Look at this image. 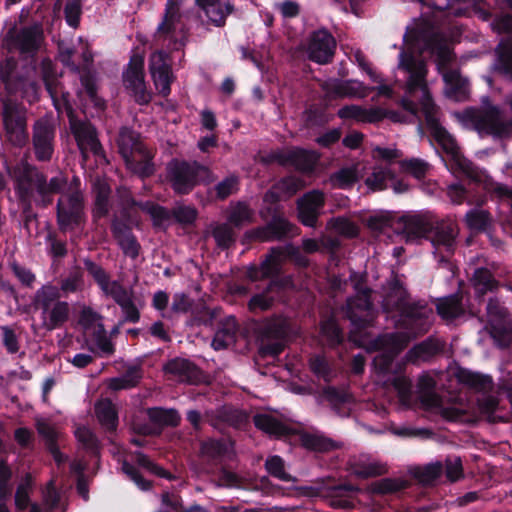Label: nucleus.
Instances as JSON below:
<instances>
[{
  "label": "nucleus",
  "mask_w": 512,
  "mask_h": 512,
  "mask_svg": "<svg viewBox=\"0 0 512 512\" xmlns=\"http://www.w3.org/2000/svg\"><path fill=\"white\" fill-rule=\"evenodd\" d=\"M254 424L263 432L280 437L290 433V429L276 417L268 413H261L254 416Z\"/></svg>",
  "instance_id": "35"
},
{
  "label": "nucleus",
  "mask_w": 512,
  "mask_h": 512,
  "mask_svg": "<svg viewBox=\"0 0 512 512\" xmlns=\"http://www.w3.org/2000/svg\"><path fill=\"white\" fill-rule=\"evenodd\" d=\"M11 45L22 54H33L38 51L44 41V33L41 25L35 24L25 27L14 34L9 33Z\"/></svg>",
  "instance_id": "22"
},
{
  "label": "nucleus",
  "mask_w": 512,
  "mask_h": 512,
  "mask_svg": "<svg viewBox=\"0 0 512 512\" xmlns=\"http://www.w3.org/2000/svg\"><path fill=\"white\" fill-rule=\"evenodd\" d=\"M84 219L83 197L75 188L60 197L57 203V220L61 230H72Z\"/></svg>",
  "instance_id": "8"
},
{
  "label": "nucleus",
  "mask_w": 512,
  "mask_h": 512,
  "mask_svg": "<svg viewBox=\"0 0 512 512\" xmlns=\"http://www.w3.org/2000/svg\"><path fill=\"white\" fill-rule=\"evenodd\" d=\"M32 307L39 315L40 327L46 331L62 327L71 313L70 304L61 300L58 286L52 283H46L36 290Z\"/></svg>",
  "instance_id": "3"
},
{
  "label": "nucleus",
  "mask_w": 512,
  "mask_h": 512,
  "mask_svg": "<svg viewBox=\"0 0 512 512\" xmlns=\"http://www.w3.org/2000/svg\"><path fill=\"white\" fill-rule=\"evenodd\" d=\"M141 378L140 370L130 368L124 375L107 380V386L112 391L129 389L136 386Z\"/></svg>",
  "instance_id": "39"
},
{
  "label": "nucleus",
  "mask_w": 512,
  "mask_h": 512,
  "mask_svg": "<svg viewBox=\"0 0 512 512\" xmlns=\"http://www.w3.org/2000/svg\"><path fill=\"white\" fill-rule=\"evenodd\" d=\"M149 71L159 94L167 97L171 92L170 85L173 76L168 62V54L164 50H157L151 54Z\"/></svg>",
  "instance_id": "16"
},
{
  "label": "nucleus",
  "mask_w": 512,
  "mask_h": 512,
  "mask_svg": "<svg viewBox=\"0 0 512 512\" xmlns=\"http://www.w3.org/2000/svg\"><path fill=\"white\" fill-rule=\"evenodd\" d=\"M464 221L470 230L483 231L490 225L491 217L486 210L474 208L466 213Z\"/></svg>",
  "instance_id": "42"
},
{
  "label": "nucleus",
  "mask_w": 512,
  "mask_h": 512,
  "mask_svg": "<svg viewBox=\"0 0 512 512\" xmlns=\"http://www.w3.org/2000/svg\"><path fill=\"white\" fill-rule=\"evenodd\" d=\"M33 486L31 474H26L18 485L15 493V505L20 511L25 510L29 505V494Z\"/></svg>",
  "instance_id": "47"
},
{
  "label": "nucleus",
  "mask_w": 512,
  "mask_h": 512,
  "mask_svg": "<svg viewBox=\"0 0 512 512\" xmlns=\"http://www.w3.org/2000/svg\"><path fill=\"white\" fill-rule=\"evenodd\" d=\"M338 116L344 120L352 119L357 122L374 123L382 118L380 110L364 109L358 105H347L339 109Z\"/></svg>",
  "instance_id": "34"
},
{
  "label": "nucleus",
  "mask_w": 512,
  "mask_h": 512,
  "mask_svg": "<svg viewBox=\"0 0 512 512\" xmlns=\"http://www.w3.org/2000/svg\"><path fill=\"white\" fill-rule=\"evenodd\" d=\"M359 491L356 486L350 484H344L333 488L331 505L336 508H348L352 505V501L349 497L343 496V492H355Z\"/></svg>",
  "instance_id": "56"
},
{
  "label": "nucleus",
  "mask_w": 512,
  "mask_h": 512,
  "mask_svg": "<svg viewBox=\"0 0 512 512\" xmlns=\"http://www.w3.org/2000/svg\"><path fill=\"white\" fill-rule=\"evenodd\" d=\"M87 269L104 294L110 296L119 306L129 298H133L131 289L125 288L118 281H111L108 274L100 266L88 262Z\"/></svg>",
  "instance_id": "19"
},
{
  "label": "nucleus",
  "mask_w": 512,
  "mask_h": 512,
  "mask_svg": "<svg viewBox=\"0 0 512 512\" xmlns=\"http://www.w3.org/2000/svg\"><path fill=\"white\" fill-rule=\"evenodd\" d=\"M328 227L345 237H354L358 234V227L345 217L333 218L328 222Z\"/></svg>",
  "instance_id": "53"
},
{
  "label": "nucleus",
  "mask_w": 512,
  "mask_h": 512,
  "mask_svg": "<svg viewBox=\"0 0 512 512\" xmlns=\"http://www.w3.org/2000/svg\"><path fill=\"white\" fill-rule=\"evenodd\" d=\"M335 48L334 37L326 30H317L311 34L306 51L310 60L326 64L331 61Z\"/></svg>",
  "instance_id": "18"
},
{
  "label": "nucleus",
  "mask_w": 512,
  "mask_h": 512,
  "mask_svg": "<svg viewBox=\"0 0 512 512\" xmlns=\"http://www.w3.org/2000/svg\"><path fill=\"white\" fill-rule=\"evenodd\" d=\"M81 15V0H68L65 5V18L72 27H77Z\"/></svg>",
  "instance_id": "63"
},
{
  "label": "nucleus",
  "mask_w": 512,
  "mask_h": 512,
  "mask_svg": "<svg viewBox=\"0 0 512 512\" xmlns=\"http://www.w3.org/2000/svg\"><path fill=\"white\" fill-rule=\"evenodd\" d=\"M265 467L269 474L281 481H293L292 476L285 471V463L283 459L277 455L267 458Z\"/></svg>",
  "instance_id": "50"
},
{
  "label": "nucleus",
  "mask_w": 512,
  "mask_h": 512,
  "mask_svg": "<svg viewBox=\"0 0 512 512\" xmlns=\"http://www.w3.org/2000/svg\"><path fill=\"white\" fill-rule=\"evenodd\" d=\"M95 413L100 424L107 430H115L118 423L117 412L113 403L108 399H101L95 404Z\"/></svg>",
  "instance_id": "36"
},
{
  "label": "nucleus",
  "mask_w": 512,
  "mask_h": 512,
  "mask_svg": "<svg viewBox=\"0 0 512 512\" xmlns=\"http://www.w3.org/2000/svg\"><path fill=\"white\" fill-rule=\"evenodd\" d=\"M399 164L403 172L412 175L416 179L424 178L429 170V164L417 158L403 160Z\"/></svg>",
  "instance_id": "51"
},
{
  "label": "nucleus",
  "mask_w": 512,
  "mask_h": 512,
  "mask_svg": "<svg viewBox=\"0 0 512 512\" xmlns=\"http://www.w3.org/2000/svg\"><path fill=\"white\" fill-rule=\"evenodd\" d=\"M66 184L63 176H56L49 182L36 168L26 167L18 179V192L23 200H28L33 191H37L42 197L57 193Z\"/></svg>",
  "instance_id": "7"
},
{
  "label": "nucleus",
  "mask_w": 512,
  "mask_h": 512,
  "mask_svg": "<svg viewBox=\"0 0 512 512\" xmlns=\"http://www.w3.org/2000/svg\"><path fill=\"white\" fill-rule=\"evenodd\" d=\"M282 252L280 249H272L271 254L260 265V267H251L248 270V277L252 281L268 278L276 274L279 270L280 258Z\"/></svg>",
  "instance_id": "33"
},
{
  "label": "nucleus",
  "mask_w": 512,
  "mask_h": 512,
  "mask_svg": "<svg viewBox=\"0 0 512 512\" xmlns=\"http://www.w3.org/2000/svg\"><path fill=\"white\" fill-rule=\"evenodd\" d=\"M472 283L476 292L481 295L493 290L497 285L491 272L485 268H479L474 272Z\"/></svg>",
  "instance_id": "45"
},
{
  "label": "nucleus",
  "mask_w": 512,
  "mask_h": 512,
  "mask_svg": "<svg viewBox=\"0 0 512 512\" xmlns=\"http://www.w3.org/2000/svg\"><path fill=\"white\" fill-rule=\"evenodd\" d=\"M431 314L432 310L425 307L412 309L405 318V323L410 326L407 332L386 334L375 341V349L382 350L374 358L377 381L381 382L384 386H393L402 400L409 397L411 383L400 373L401 366L394 364L393 359L407 346L412 338L428 330L430 325L429 316Z\"/></svg>",
  "instance_id": "2"
},
{
  "label": "nucleus",
  "mask_w": 512,
  "mask_h": 512,
  "mask_svg": "<svg viewBox=\"0 0 512 512\" xmlns=\"http://www.w3.org/2000/svg\"><path fill=\"white\" fill-rule=\"evenodd\" d=\"M75 436L77 440L86 448L92 451H96L98 447V441L93 432L86 426H78L75 429Z\"/></svg>",
  "instance_id": "60"
},
{
  "label": "nucleus",
  "mask_w": 512,
  "mask_h": 512,
  "mask_svg": "<svg viewBox=\"0 0 512 512\" xmlns=\"http://www.w3.org/2000/svg\"><path fill=\"white\" fill-rule=\"evenodd\" d=\"M306 183L303 179L296 176H288L277 182L272 190L265 195L266 201H277L283 198H290L300 189L304 188Z\"/></svg>",
  "instance_id": "29"
},
{
  "label": "nucleus",
  "mask_w": 512,
  "mask_h": 512,
  "mask_svg": "<svg viewBox=\"0 0 512 512\" xmlns=\"http://www.w3.org/2000/svg\"><path fill=\"white\" fill-rule=\"evenodd\" d=\"M55 129L47 118L39 119L34 125L33 145L38 160L47 161L53 154Z\"/></svg>",
  "instance_id": "20"
},
{
  "label": "nucleus",
  "mask_w": 512,
  "mask_h": 512,
  "mask_svg": "<svg viewBox=\"0 0 512 512\" xmlns=\"http://www.w3.org/2000/svg\"><path fill=\"white\" fill-rule=\"evenodd\" d=\"M231 448V443L227 440H208L202 444L201 452L211 458L226 454Z\"/></svg>",
  "instance_id": "54"
},
{
  "label": "nucleus",
  "mask_w": 512,
  "mask_h": 512,
  "mask_svg": "<svg viewBox=\"0 0 512 512\" xmlns=\"http://www.w3.org/2000/svg\"><path fill=\"white\" fill-rule=\"evenodd\" d=\"M325 200L324 192L318 189L311 190L300 197L296 202L299 221L305 226L315 227Z\"/></svg>",
  "instance_id": "15"
},
{
  "label": "nucleus",
  "mask_w": 512,
  "mask_h": 512,
  "mask_svg": "<svg viewBox=\"0 0 512 512\" xmlns=\"http://www.w3.org/2000/svg\"><path fill=\"white\" fill-rule=\"evenodd\" d=\"M239 180L238 177L231 175L219 182L216 187V194L219 199H225L238 190Z\"/></svg>",
  "instance_id": "59"
},
{
  "label": "nucleus",
  "mask_w": 512,
  "mask_h": 512,
  "mask_svg": "<svg viewBox=\"0 0 512 512\" xmlns=\"http://www.w3.org/2000/svg\"><path fill=\"white\" fill-rule=\"evenodd\" d=\"M458 232V227L454 222L436 219V224L430 231V241L435 249L434 254L439 255L440 261L453 254Z\"/></svg>",
  "instance_id": "10"
},
{
  "label": "nucleus",
  "mask_w": 512,
  "mask_h": 512,
  "mask_svg": "<svg viewBox=\"0 0 512 512\" xmlns=\"http://www.w3.org/2000/svg\"><path fill=\"white\" fill-rule=\"evenodd\" d=\"M487 317L492 338L499 346H508L512 341V319L506 308L498 300L490 299L487 304Z\"/></svg>",
  "instance_id": "9"
},
{
  "label": "nucleus",
  "mask_w": 512,
  "mask_h": 512,
  "mask_svg": "<svg viewBox=\"0 0 512 512\" xmlns=\"http://www.w3.org/2000/svg\"><path fill=\"white\" fill-rule=\"evenodd\" d=\"M318 158L315 152L295 148L281 155L279 161L283 165H292L301 172H311L314 170Z\"/></svg>",
  "instance_id": "27"
},
{
  "label": "nucleus",
  "mask_w": 512,
  "mask_h": 512,
  "mask_svg": "<svg viewBox=\"0 0 512 512\" xmlns=\"http://www.w3.org/2000/svg\"><path fill=\"white\" fill-rule=\"evenodd\" d=\"M294 229V225L287 219L282 216H275L266 226L251 230L246 235L259 241H271L281 239L292 233Z\"/></svg>",
  "instance_id": "24"
},
{
  "label": "nucleus",
  "mask_w": 512,
  "mask_h": 512,
  "mask_svg": "<svg viewBox=\"0 0 512 512\" xmlns=\"http://www.w3.org/2000/svg\"><path fill=\"white\" fill-rule=\"evenodd\" d=\"M467 115L480 134L502 136L507 130L501 113L496 107L467 111Z\"/></svg>",
  "instance_id": "17"
},
{
  "label": "nucleus",
  "mask_w": 512,
  "mask_h": 512,
  "mask_svg": "<svg viewBox=\"0 0 512 512\" xmlns=\"http://www.w3.org/2000/svg\"><path fill=\"white\" fill-rule=\"evenodd\" d=\"M406 50L399 54L398 69L407 74L405 96L401 100L403 108L411 117H418L417 105L413 98H418L421 111L433 136L447 155L461 168L465 167L464 159L455 139L438 123V109L433 102L426 82L427 69L424 61L413 56L414 51H430L437 54L443 62L450 59V51L439 34L432 31L409 30L404 36Z\"/></svg>",
  "instance_id": "1"
},
{
  "label": "nucleus",
  "mask_w": 512,
  "mask_h": 512,
  "mask_svg": "<svg viewBox=\"0 0 512 512\" xmlns=\"http://www.w3.org/2000/svg\"><path fill=\"white\" fill-rule=\"evenodd\" d=\"M321 334L326 338L329 345H336L342 340L341 331L333 319L321 323Z\"/></svg>",
  "instance_id": "57"
},
{
  "label": "nucleus",
  "mask_w": 512,
  "mask_h": 512,
  "mask_svg": "<svg viewBox=\"0 0 512 512\" xmlns=\"http://www.w3.org/2000/svg\"><path fill=\"white\" fill-rule=\"evenodd\" d=\"M459 379L464 384L479 391H486L492 388V378L487 375L471 371H461Z\"/></svg>",
  "instance_id": "43"
},
{
  "label": "nucleus",
  "mask_w": 512,
  "mask_h": 512,
  "mask_svg": "<svg viewBox=\"0 0 512 512\" xmlns=\"http://www.w3.org/2000/svg\"><path fill=\"white\" fill-rule=\"evenodd\" d=\"M300 439L305 448L313 451L325 452L336 447L331 439L318 434H303Z\"/></svg>",
  "instance_id": "44"
},
{
  "label": "nucleus",
  "mask_w": 512,
  "mask_h": 512,
  "mask_svg": "<svg viewBox=\"0 0 512 512\" xmlns=\"http://www.w3.org/2000/svg\"><path fill=\"white\" fill-rule=\"evenodd\" d=\"M167 178L178 194L189 193L198 183L211 181V172L196 162L172 160L167 165Z\"/></svg>",
  "instance_id": "6"
},
{
  "label": "nucleus",
  "mask_w": 512,
  "mask_h": 512,
  "mask_svg": "<svg viewBox=\"0 0 512 512\" xmlns=\"http://www.w3.org/2000/svg\"><path fill=\"white\" fill-rule=\"evenodd\" d=\"M93 191L95 193L94 216L102 217L108 212L110 187L105 180H97L94 183Z\"/></svg>",
  "instance_id": "38"
},
{
  "label": "nucleus",
  "mask_w": 512,
  "mask_h": 512,
  "mask_svg": "<svg viewBox=\"0 0 512 512\" xmlns=\"http://www.w3.org/2000/svg\"><path fill=\"white\" fill-rule=\"evenodd\" d=\"M3 120L7 138L15 146H22L28 139L26 119L22 109L10 101L3 103Z\"/></svg>",
  "instance_id": "12"
},
{
  "label": "nucleus",
  "mask_w": 512,
  "mask_h": 512,
  "mask_svg": "<svg viewBox=\"0 0 512 512\" xmlns=\"http://www.w3.org/2000/svg\"><path fill=\"white\" fill-rule=\"evenodd\" d=\"M172 213L176 221L182 224H191L197 217V211L192 206L177 205Z\"/></svg>",
  "instance_id": "62"
},
{
  "label": "nucleus",
  "mask_w": 512,
  "mask_h": 512,
  "mask_svg": "<svg viewBox=\"0 0 512 512\" xmlns=\"http://www.w3.org/2000/svg\"><path fill=\"white\" fill-rule=\"evenodd\" d=\"M36 427L38 433L45 439L48 448L52 445H56L55 442L59 437V433L55 427L43 419L37 420Z\"/></svg>",
  "instance_id": "61"
},
{
  "label": "nucleus",
  "mask_w": 512,
  "mask_h": 512,
  "mask_svg": "<svg viewBox=\"0 0 512 512\" xmlns=\"http://www.w3.org/2000/svg\"><path fill=\"white\" fill-rule=\"evenodd\" d=\"M41 72L42 77L45 82V86L47 91L49 92L52 99L55 101L56 98V88L54 87V65L50 59H43L41 62Z\"/></svg>",
  "instance_id": "58"
},
{
  "label": "nucleus",
  "mask_w": 512,
  "mask_h": 512,
  "mask_svg": "<svg viewBox=\"0 0 512 512\" xmlns=\"http://www.w3.org/2000/svg\"><path fill=\"white\" fill-rule=\"evenodd\" d=\"M253 219V211L242 202L231 204L227 210L228 223L235 228L249 224Z\"/></svg>",
  "instance_id": "37"
},
{
  "label": "nucleus",
  "mask_w": 512,
  "mask_h": 512,
  "mask_svg": "<svg viewBox=\"0 0 512 512\" xmlns=\"http://www.w3.org/2000/svg\"><path fill=\"white\" fill-rule=\"evenodd\" d=\"M93 339L102 356H110L114 353V345L108 337L103 324H99V329L93 331Z\"/></svg>",
  "instance_id": "52"
},
{
  "label": "nucleus",
  "mask_w": 512,
  "mask_h": 512,
  "mask_svg": "<svg viewBox=\"0 0 512 512\" xmlns=\"http://www.w3.org/2000/svg\"><path fill=\"white\" fill-rule=\"evenodd\" d=\"M439 315L446 320H452L463 313L461 301L458 295H451L439 300L437 304Z\"/></svg>",
  "instance_id": "40"
},
{
  "label": "nucleus",
  "mask_w": 512,
  "mask_h": 512,
  "mask_svg": "<svg viewBox=\"0 0 512 512\" xmlns=\"http://www.w3.org/2000/svg\"><path fill=\"white\" fill-rule=\"evenodd\" d=\"M66 109L72 133L77 141V145L83 158L86 159L89 152L94 155H100L102 149L97 139L95 129L88 122L76 120L73 116L71 107H67Z\"/></svg>",
  "instance_id": "13"
},
{
  "label": "nucleus",
  "mask_w": 512,
  "mask_h": 512,
  "mask_svg": "<svg viewBox=\"0 0 512 512\" xmlns=\"http://www.w3.org/2000/svg\"><path fill=\"white\" fill-rule=\"evenodd\" d=\"M148 415L152 421L163 425L175 426L180 420L178 412L173 409L152 408Z\"/></svg>",
  "instance_id": "48"
},
{
  "label": "nucleus",
  "mask_w": 512,
  "mask_h": 512,
  "mask_svg": "<svg viewBox=\"0 0 512 512\" xmlns=\"http://www.w3.org/2000/svg\"><path fill=\"white\" fill-rule=\"evenodd\" d=\"M347 317L356 327H364L373 319L369 290L358 291L356 297L347 301Z\"/></svg>",
  "instance_id": "21"
},
{
  "label": "nucleus",
  "mask_w": 512,
  "mask_h": 512,
  "mask_svg": "<svg viewBox=\"0 0 512 512\" xmlns=\"http://www.w3.org/2000/svg\"><path fill=\"white\" fill-rule=\"evenodd\" d=\"M220 324L221 327L216 332L211 344L215 350L225 349L232 345L238 330L236 319L233 316L225 317Z\"/></svg>",
  "instance_id": "31"
},
{
  "label": "nucleus",
  "mask_w": 512,
  "mask_h": 512,
  "mask_svg": "<svg viewBox=\"0 0 512 512\" xmlns=\"http://www.w3.org/2000/svg\"><path fill=\"white\" fill-rule=\"evenodd\" d=\"M323 88L330 96L364 98L370 89L357 80L331 79L323 84Z\"/></svg>",
  "instance_id": "25"
},
{
  "label": "nucleus",
  "mask_w": 512,
  "mask_h": 512,
  "mask_svg": "<svg viewBox=\"0 0 512 512\" xmlns=\"http://www.w3.org/2000/svg\"><path fill=\"white\" fill-rule=\"evenodd\" d=\"M435 381L428 374H423L418 379V393L421 403L427 409L441 408V398L434 391Z\"/></svg>",
  "instance_id": "32"
},
{
  "label": "nucleus",
  "mask_w": 512,
  "mask_h": 512,
  "mask_svg": "<svg viewBox=\"0 0 512 512\" xmlns=\"http://www.w3.org/2000/svg\"><path fill=\"white\" fill-rule=\"evenodd\" d=\"M436 217L430 212L404 215L398 225L407 241H415L426 237L433 230Z\"/></svg>",
  "instance_id": "14"
},
{
  "label": "nucleus",
  "mask_w": 512,
  "mask_h": 512,
  "mask_svg": "<svg viewBox=\"0 0 512 512\" xmlns=\"http://www.w3.org/2000/svg\"><path fill=\"white\" fill-rule=\"evenodd\" d=\"M117 143L119 153L129 170L140 177H147L154 173L153 152L141 141L138 133L123 128Z\"/></svg>",
  "instance_id": "4"
},
{
  "label": "nucleus",
  "mask_w": 512,
  "mask_h": 512,
  "mask_svg": "<svg viewBox=\"0 0 512 512\" xmlns=\"http://www.w3.org/2000/svg\"><path fill=\"white\" fill-rule=\"evenodd\" d=\"M358 179L355 167L342 168L330 177V182L334 188L345 189L352 186Z\"/></svg>",
  "instance_id": "46"
},
{
  "label": "nucleus",
  "mask_w": 512,
  "mask_h": 512,
  "mask_svg": "<svg viewBox=\"0 0 512 512\" xmlns=\"http://www.w3.org/2000/svg\"><path fill=\"white\" fill-rule=\"evenodd\" d=\"M181 5L182 0H167L163 19L154 34L155 43L169 51L183 48L187 41V33L181 22Z\"/></svg>",
  "instance_id": "5"
},
{
  "label": "nucleus",
  "mask_w": 512,
  "mask_h": 512,
  "mask_svg": "<svg viewBox=\"0 0 512 512\" xmlns=\"http://www.w3.org/2000/svg\"><path fill=\"white\" fill-rule=\"evenodd\" d=\"M351 473L359 478L377 477L387 472L386 464L372 459L368 456H361L350 462Z\"/></svg>",
  "instance_id": "28"
},
{
  "label": "nucleus",
  "mask_w": 512,
  "mask_h": 512,
  "mask_svg": "<svg viewBox=\"0 0 512 512\" xmlns=\"http://www.w3.org/2000/svg\"><path fill=\"white\" fill-rule=\"evenodd\" d=\"M393 179L394 174L391 169L375 167L373 172L366 178L365 184L373 191L384 190Z\"/></svg>",
  "instance_id": "41"
},
{
  "label": "nucleus",
  "mask_w": 512,
  "mask_h": 512,
  "mask_svg": "<svg viewBox=\"0 0 512 512\" xmlns=\"http://www.w3.org/2000/svg\"><path fill=\"white\" fill-rule=\"evenodd\" d=\"M126 88L130 89L139 104H147L151 100L150 93L146 90L144 82V57L134 54L129 61L123 75Z\"/></svg>",
  "instance_id": "11"
},
{
  "label": "nucleus",
  "mask_w": 512,
  "mask_h": 512,
  "mask_svg": "<svg viewBox=\"0 0 512 512\" xmlns=\"http://www.w3.org/2000/svg\"><path fill=\"white\" fill-rule=\"evenodd\" d=\"M442 471V466L440 463L429 464L423 469H421L417 474V478L420 482L428 484L436 480Z\"/></svg>",
  "instance_id": "64"
},
{
  "label": "nucleus",
  "mask_w": 512,
  "mask_h": 512,
  "mask_svg": "<svg viewBox=\"0 0 512 512\" xmlns=\"http://www.w3.org/2000/svg\"><path fill=\"white\" fill-rule=\"evenodd\" d=\"M118 194L124 211L130 210L134 206H138L142 211L149 214L153 224L158 227L164 226L169 221L170 213L164 207L151 202L137 203L132 199L130 191L126 188L119 189Z\"/></svg>",
  "instance_id": "23"
},
{
  "label": "nucleus",
  "mask_w": 512,
  "mask_h": 512,
  "mask_svg": "<svg viewBox=\"0 0 512 512\" xmlns=\"http://www.w3.org/2000/svg\"><path fill=\"white\" fill-rule=\"evenodd\" d=\"M196 3L204 11L208 21L217 27L224 26L226 18L234 11L229 0H196Z\"/></svg>",
  "instance_id": "26"
},
{
  "label": "nucleus",
  "mask_w": 512,
  "mask_h": 512,
  "mask_svg": "<svg viewBox=\"0 0 512 512\" xmlns=\"http://www.w3.org/2000/svg\"><path fill=\"white\" fill-rule=\"evenodd\" d=\"M439 350V345L433 340H427L415 346L408 352V359L411 361L426 360Z\"/></svg>",
  "instance_id": "49"
},
{
  "label": "nucleus",
  "mask_w": 512,
  "mask_h": 512,
  "mask_svg": "<svg viewBox=\"0 0 512 512\" xmlns=\"http://www.w3.org/2000/svg\"><path fill=\"white\" fill-rule=\"evenodd\" d=\"M213 237L218 246L227 248L235 241V233L229 223L218 224L213 229Z\"/></svg>",
  "instance_id": "55"
},
{
  "label": "nucleus",
  "mask_w": 512,
  "mask_h": 512,
  "mask_svg": "<svg viewBox=\"0 0 512 512\" xmlns=\"http://www.w3.org/2000/svg\"><path fill=\"white\" fill-rule=\"evenodd\" d=\"M165 372L180 382L194 383L199 379V370L186 359H173L165 365Z\"/></svg>",
  "instance_id": "30"
}]
</instances>
